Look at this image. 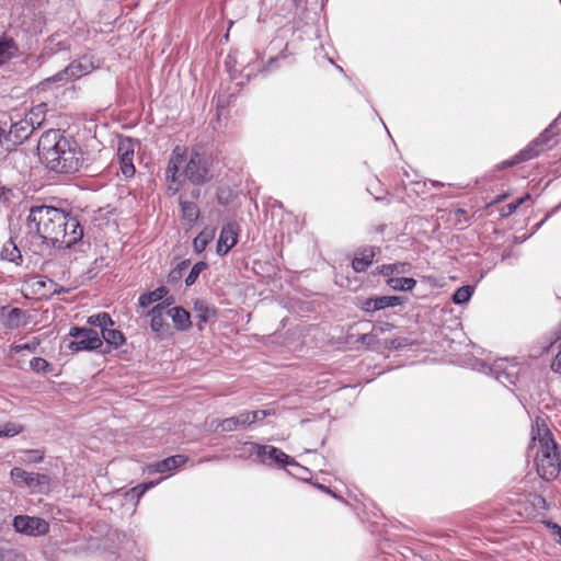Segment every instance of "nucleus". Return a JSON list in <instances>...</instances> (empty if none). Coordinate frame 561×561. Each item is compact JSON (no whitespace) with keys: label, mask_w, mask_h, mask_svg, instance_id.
<instances>
[{"label":"nucleus","mask_w":561,"mask_h":561,"mask_svg":"<svg viewBox=\"0 0 561 561\" xmlns=\"http://www.w3.org/2000/svg\"><path fill=\"white\" fill-rule=\"evenodd\" d=\"M473 294V287L466 285L459 287L453 295V301L456 305H462L470 300Z\"/></svg>","instance_id":"obj_32"},{"label":"nucleus","mask_w":561,"mask_h":561,"mask_svg":"<svg viewBox=\"0 0 561 561\" xmlns=\"http://www.w3.org/2000/svg\"><path fill=\"white\" fill-rule=\"evenodd\" d=\"M377 252H380L379 248L375 247H363L358 248L355 252V256L352 261V267L356 273L365 272L374 262V257Z\"/></svg>","instance_id":"obj_13"},{"label":"nucleus","mask_w":561,"mask_h":561,"mask_svg":"<svg viewBox=\"0 0 561 561\" xmlns=\"http://www.w3.org/2000/svg\"><path fill=\"white\" fill-rule=\"evenodd\" d=\"M172 304V299H165V301L156 305L147 312V317L151 318L150 328L153 332L164 333L169 330V324L165 321L164 314L167 308Z\"/></svg>","instance_id":"obj_12"},{"label":"nucleus","mask_w":561,"mask_h":561,"mask_svg":"<svg viewBox=\"0 0 561 561\" xmlns=\"http://www.w3.org/2000/svg\"><path fill=\"white\" fill-rule=\"evenodd\" d=\"M0 561H25L24 557L15 550L7 549L0 550Z\"/></svg>","instance_id":"obj_39"},{"label":"nucleus","mask_w":561,"mask_h":561,"mask_svg":"<svg viewBox=\"0 0 561 561\" xmlns=\"http://www.w3.org/2000/svg\"><path fill=\"white\" fill-rule=\"evenodd\" d=\"M158 483H159V481H157V482L151 481V482H147V483H140V484L131 488L127 492V496H129L131 500L139 501L140 497L146 493V491H148L149 489L153 488Z\"/></svg>","instance_id":"obj_35"},{"label":"nucleus","mask_w":561,"mask_h":561,"mask_svg":"<svg viewBox=\"0 0 561 561\" xmlns=\"http://www.w3.org/2000/svg\"><path fill=\"white\" fill-rule=\"evenodd\" d=\"M214 158L202 148H193L190 158L185 160L183 178L196 186L209 183L214 179Z\"/></svg>","instance_id":"obj_4"},{"label":"nucleus","mask_w":561,"mask_h":561,"mask_svg":"<svg viewBox=\"0 0 561 561\" xmlns=\"http://www.w3.org/2000/svg\"><path fill=\"white\" fill-rule=\"evenodd\" d=\"M39 345V341L37 339H33L27 343H19L12 346V352L22 353L23 351L34 352Z\"/></svg>","instance_id":"obj_38"},{"label":"nucleus","mask_w":561,"mask_h":561,"mask_svg":"<svg viewBox=\"0 0 561 561\" xmlns=\"http://www.w3.org/2000/svg\"><path fill=\"white\" fill-rule=\"evenodd\" d=\"M11 195H12L11 188H8L5 186H0V202L9 201Z\"/></svg>","instance_id":"obj_48"},{"label":"nucleus","mask_w":561,"mask_h":561,"mask_svg":"<svg viewBox=\"0 0 561 561\" xmlns=\"http://www.w3.org/2000/svg\"><path fill=\"white\" fill-rule=\"evenodd\" d=\"M403 302V298L399 296H378L374 297V307L378 310L386 309L388 307H396Z\"/></svg>","instance_id":"obj_28"},{"label":"nucleus","mask_w":561,"mask_h":561,"mask_svg":"<svg viewBox=\"0 0 561 561\" xmlns=\"http://www.w3.org/2000/svg\"><path fill=\"white\" fill-rule=\"evenodd\" d=\"M250 425L249 414H247V411H243L238 415L221 420L217 427H220L221 432H233L240 428H247Z\"/></svg>","instance_id":"obj_19"},{"label":"nucleus","mask_w":561,"mask_h":561,"mask_svg":"<svg viewBox=\"0 0 561 561\" xmlns=\"http://www.w3.org/2000/svg\"><path fill=\"white\" fill-rule=\"evenodd\" d=\"M388 285L393 289L411 290L416 285V280L411 277H391Z\"/></svg>","instance_id":"obj_31"},{"label":"nucleus","mask_w":561,"mask_h":561,"mask_svg":"<svg viewBox=\"0 0 561 561\" xmlns=\"http://www.w3.org/2000/svg\"><path fill=\"white\" fill-rule=\"evenodd\" d=\"M88 323L92 327H98L101 329V333L107 329L108 325H113L114 322L108 313L100 312L98 314L90 316L88 318Z\"/></svg>","instance_id":"obj_29"},{"label":"nucleus","mask_w":561,"mask_h":561,"mask_svg":"<svg viewBox=\"0 0 561 561\" xmlns=\"http://www.w3.org/2000/svg\"><path fill=\"white\" fill-rule=\"evenodd\" d=\"M12 525L16 533L26 536H44L49 531L48 522L37 516L18 515Z\"/></svg>","instance_id":"obj_9"},{"label":"nucleus","mask_w":561,"mask_h":561,"mask_svg":"<svg viewBox=\"0 0 561 561\" xmlns=\"http://www.w3.org/2000/svg\"><path fill=\"white\" fill-rule=\"evenodd\" d=\"M216 229L211 227L204 228L194 239L193 245L196 252H202L208 243L214 239Z\"/></svg>","instance_id":"obj_25"},{"label":"nucleus","mask_w":561,"mask_h":561,"mask_svg":"<svg viewBox=\"0 0 561 561\" xmlns=\"http://www.w3.org/2000/svg\"><path fill=\"white\" fill-rule=\"evenodd\" d=\"M169 290L164 286H160L152 291L144 293L139 296L138 304L141 308H146L153 302L162 300Z\"/></svg>","instance_id":"obj_23"},{"label":"nucleus","mask_w":561,"mask_h":561,"mask_svg":"<svg viewBox=\"0 0 561 561\" xmlns=\"http://www.w3.org/2000/svg\"><path fill=\"white\" fill-rule=\"evenodd\" d=\"M194 311L198 320L197 327L199 330H203L204 324H206L217 316V309L215 307L209 306L205 300L202 299L195 300Z\"/></svg>","instance_id":"obj_18"},{"label":"nucleus","mask_w":561,"mask_h":561,"mask_svg":"<svg viewBox=\"0 0 561 561\" xmlns=\"http://www.w3.org/2000/svg\"><path fill=\"white\" fill-rule=\"evenodd\" d=\"M34 130L33 117L26 116L24 119L12 124L10 128V136L13 137L15 141L23 142L33 134Z\"/></svg>","instance_id":"obj_15"},{"label":"nucleus","mask_w":561,"mask_h":561,"mask_svg":"<svg viewBox=\"0 0 561 561\" xmlns=\"http://www.w3.org/2000/svg\"><path fill=\"white\" fill-rule=\"evenodd\" d=\"M165 314L172 318L178 330L185 331L192 324L190 313L182 307L167 308Z\"/></svg>","instance_id":"obj_22"},{"label":"nucleus","mask_w":561,"mask_h":561,"mask_svg":"<svg viewBox=\"0 0 561 561\" xmlns=\"http://www.w3.org/2000/svg\"><path fill=\"white\" fill-rule=\"evenodd\" d=\"M0 320L8 329H19L26 323V314L20 308L3 307L0 310Z\"/></svg>","instance_id":"obj_14"},{"label":"nucleus","mask_w":561,"mask_h":561,"mask_svg":"<svg viewBox=\"0 0 561 561\" xmlns=\"http://www.w3.org/2000/svg\"><path fill=\"white\" fill-rule=\"evenodd\" d=\"M243 455L248 457L255 456V460L267 466H298L295 459L290 458L279 448L271 445H261L253 442H247L242 446Z\"/></svg>","instance_id":"obj_5"},{"label":"nucleus","mask_w":561,"mask_h":561,"mask_svg":"<svg viewBox=\"0 0 561 561\" xmlns=\"http://www.w3.org/2000/svg\"><path fill=\"white\" fill-rule=\"evenodd\" d=\"M183 163H185L184 149L180 146H176L172 150V153L168 161V167L165 169V179L183 176V172H180Z\"/></svg>","instance_id":"obj_16"},{"label":"nucleus","mask_w":561,"mask_h":561,"mask_svg":"<svg viewBox=\"0 0 561 561\" xmlns=\"http://www.w3.org/2000/svg\"><path fill=\"white\" fill-rule=\"evenodd\" d=\"M22 432V426L15 423H5L0 426V437H13Z\"/></svg>","instance_id":"obj_37"},{"label":"nucleus","mask_w":561,"mask_h":561,"mask_svg":"<svg viewBox=\"0 0 561 561\" xmlns=\"http://www.w3.org/2000/svg\"><path fill=\"white\" fill-rule=\"evenodd\" d=\"M391 328H392V324H390L388 322H383V323L374 325L373 331L378 334V333H383L385 331L390 330Z\"/></svg>","instance_id":"obj_49"},{"label":"nucleus","mask_w":561,"mask_h":561,"mask_svg":"<svg viewBox=\"0 0 561 561\" xmlns=\"http://www.w3.org/2000/svg\"><path fill=\"white\" fill-rule=\"evenodd\" d=\"M247 414H249L250 424H253L256 421H261L265 416H267L268 412L265 410H255V411H247Z\"/></svg>","instance_id":"obj_41"},{"label":"nucleus","mask_w":561,"mask_h":561,"mask_svg":"<svg viewBox=\"0 0 561 561\" xmlns=\"http://www.w3.org/2000/svg\"><path fill=\"white\" fill-rule=\"evenodd\" d=\"M191 195L193 198H198L201 195V191L198 188H195L192 191Z\"/></svg>","instance_id":"obj_54"},{"label":"nucleus","mask_w":561,"mask_h":561,"mask_svg":"<svg viewBox=\"0 0 561 561\" xmlns=\"http://www.w3.org/2000/svg\"><path fill=\"white\" fill-rule=\"evenodd\" d=\"M98 66L93 61L91 56H82L71 61L65 69L57 72L53 77L46 79L43 84L50 82H68L71 80L80 79L83 76L91 73Z\"/></svg>","instance_id":"obj_6"},{"label":"nucleus","mask_w":561,"mask_h":561,"mask_svg":"<svg viewBox=\"0 0 561 561\" xmlns=\"http://www.w3.org/2000/svg\"><path fill=\"white\" fill-rule=\"evenodd\" d=\"M102 341L104 340L108 345L115 348L125 343V336L119 330L107 328L102 332Z\"/></svg>","instance_id":"obj_27"},{"label":"nucleus","mask_w":561,"mask_h":561,"mask_svg":"<svg viewBox=\"0 0 561 561\" xmlns=\"http://www.w3.org/2000/svg\"><path fill=\"white\" fill-rule=\"evenodd\" d=\"M376 337H377V333H375V332L373 331V332H370V333L362 334V336L359 337V341H360L363 344L371 345V344L376 341Z\"/></svg>","instance_id":"obj_45"},{"label":"nucleus","mask_w":561,"mask_h":561,"mask_svg":"<svg viewBox=\"0 0 561 561\" xmlns=\"http://www.w3.org/2000/svg\"><path fill=\"white\" fill-rule=\"evenodd\" d=\"M539 501H540L542 504H546V500H545L542 496H539Z\"/></svg>","instance_id":"obj_55"},{"label":"nucleus","mask_w":561,"mask_h":561,"mask_svg":"<svg viewBox=\"0 0 561 561\" xmlns=\"http://www.w3.org/2000/svg\"><path fill=\"white\" fill-rule=\"evenodd\" d=\"M165 180H167L168 191L171 194H176L182 186L181 178H170V179H165Z\"/></svg>","instance_id":"obj_40"},{"label":"nucleus","mask_w":561,"mask_h":561,"mask_svg":"<svg viewBox=\"0 0 561 561\" xmlns=\"http://www.w3.org/2000/svg\"><path fill=\"white\" fill-rule=\"evenodd\" d=\"M188 266H190L188 260H184V261H181L180 263H178L176 266L170 271V273L168 275V283L169 284L178 283L183 277V273L187 270Z\"/></svg>","instance_id":"obj_33"},{"label":"nucleus","mask_w":561,"mask_h":561,"mask_svg":"<svg viewBox=\"0 0 561 561\" xmlns=\"http://www.w3.org/2000/svg\"><path fill=\"white\" fill-rule=\"evenodd\" d=\"M0 257L3 261L14 263L15 265H22L23 256L21 250L11 237L2 247Z\"/></svg>","instance_id":"obj_21"},{"label":"nucleus","mask_w":561,"mask_h":561,"mask_svg":"<svg viewBox=\"0 0 561 561\" xmlns=\"http://www.w3.org/2000/svg\"><path fill=\"white\" fill-rule=\"evenodd\" d=\"M547 526L551 529L552 535L558 538V541L561 542V526L552 522H548Z\"/></svg>","instance_id":"obj_47"},{"label":"nucleus","mask_w":561,"mask_h":561,"mask_svg":"<svg viewBox=\"0 0 561 561\" xmlns=\"http://www.w3.org/2000/svg\"><path fill=\"white\" fill-rule=\"evenodd\" d=\"M505 196H499L495 202H501Z\"/></svg>","instance_id":"obj_56"},{"label":"nucleus","mask_w":561,"mask_h":561,"mask_svg":"<svg viewBox=\"0 0 561 561\" xmlns=\"http://www.w3.org/2000/svg\"><path fill=\"white\" fill-rule=\"evenodd\" d=\"M465 214H466V210H465V209H462V208H457V209L455 210V216H456V217L463 216Z\"/></svg>","instance_id":"obj_53"},{"label":"nucleus","mask_w":561,"mask_h":561,"mask_svg":"<svg viewBox=\"0 0 561 561\" xmlns=\"http://www.w3.org/2000/svg\"><path fill=\"white\" fill-rule=\"evenodd\" d=\"M533 440H538L537 471L546 481L554 480L561 473V447L556 443L545 421L537 417L531 428Z\"/></svg>","instance_id":"obj_3"},{"label":"nucleus","mask_w":561,"mask_h":561,"mask_svg":"<svg viewBox=\"0 0 561 561\" xmlns=\"http://www.w3.org/2000/svg\"><path fill=\"white\" fill-rule=\"evenodd\" d=\"M360 309L366 312H375L377 308L374 307V297L367 298L360 304Z\"/></svg>","instance_id":"obj_44"},{"label":"nucleus","mask_w":561,"mask_h":561,"mask_svg":"<svg viewBox=\"0 0 561 561\" xmlns=\"http://www.w3.org/2000/svg\"><path fill=\"white\" fill-rule=\"evenodd\" d=\"M545 133L541 134L536 140H534L528 147L522 150L513 161H507L505 165H513L520 161H526L533 159L539 154L538 146L542 145L546 141Z\"/></svg>","instance_id":"obj_20"},{"label":"nucleus","mask_w":561,"mask_h":561,"mask_svg":"<svg viewBox=\"0 0 561 561\" xmlns=\"http://www.w3.org/2000/svg\"><path fill=\"white\" fill-rule=\"evenodd\" d=\"M186 461H187V457H185L183 455L171 456L163 460H160V461L149 465L148 471L150 473L169 472V471L174 470V469L179 468L180 466L184 465Z\"/></svg>","instance_id":"obj_17"},{"label":"nucleus","mask_w":561,"mask_h":561,"mask_svg":"<svg viewBox=\"0 0 561 561\" xmlns=\"http://www.w3.org/2000/svg\"><path fill=\"white\" fill-rule=\"evenodd\" d=\"M26 227L25 247L38 255H44L51 248H70L83 237V229L76 217L47 205L31 208Z\"/></svg>","instance_id":"obj_1"},{"label":"nucleus","mask_w":561,"mask_h":561,"mask_svg":"<svg viewBox=\"0 0 561 561\" xmlns=\"http://www.w3.org/2000/svg\"><path fill=\"white\" fill-rule=\"evenodd\" d=\"M402 345H403V344H402L400 341H398V340H392V341L390 342V346H391V347H393V348L401 347Z\"/></svg>","instance_id":"obj_51"},{"label":"nucleus","mask_w":561,"mask_h":561,"mask_svg":"<svg viewBox=\"0 0 561 561\" xmlns=\"http://www.w3.org/2000/svg\"><path fill=\"white\" fill-rule=\"evenodd\" d=\"M44 117H39L38 115H33L34 125L41 126Z\"/></svg>","instance_id":"obj_52"},{"label":"nucleus","mask_w":561,"mask_h":561,"mask_svg":"<svg viewBox=\"0 0 561 561\" xmlns=\"http://www.w3.org/2000/svg\"><path fill=\"white\" fill-rule=\"evenodd\" d=\"M16 50V44L12 38H3L0 42V66L11 59Z\"/></svg>","instance_id":"obj_26"},{"label":"nucleus","mask_w":561,"mask_h":561,"mask_svg":"<svg viewBox=\"0 0 561 561\" xmlns=\"http://www.w3.org/2000/svg\"><path fill=\"white\" fill-rule=\"evenodd\" d=\"M137 141L130 137H121L117 144V159L119 169L125 178L134 176L136 168L134 165V154Z\"/></svg>","instance_id":"obj_10"},{"label":"nucleus","mask_w":561,"mask_h":561,"mask_svg":"<svg viewBox=\"0 0 561 561\" xmlns=\"http://www.w3.org/2000/svg\"><path fill=\"white\" fill-rule=\"evenodd\" d=\"M45 107H46V104L42 103V104L37 105L36 107H34L27 116L33 117V115H38L39 117H43Z\"/></svg>","instance_id":"obj_50"},{"label":"nucleus","mask_w":561,"mask_h":561,"mask_svg":"<svg viewBox=\"0 0 561 561\" xmlns=\"http://www.w3.org/2000/svg\"><path fill=\"white\" fill-rule=\"evenodd\" d=\"M524 202V198H518L510 204H507L502 211L503 216H510L517 210L520 204Z\"/></svg>","instance_id":"obj_42"},{"label":"nucleus","mask_w":561,"mask_h":561,"mask_svg":"<svg viewBox=\"0 0 561 561\" xmlns=\"http://www.w3.org/2000/svg\"><path fill=\"white\" fill-rule=\"evenodd\" d=\"M69 336L77 339L68 343V348L72 352L94 351L103 345L99 333L90 328L72 327Z\"/></svg>","instance_id":"obj_8"},{"label":"nucleus","mask_w":561,"mask_h":561,"mask_svg":"<svg viewBox=\"0 0 561 561\" xmlns=\"http://www.w3.org/2000/svg\"><path fill=\"white\" fill-rule=\"evenodd\" d=\"M37 150L47 169L60 174H72L83 165V152L78 142L65 136L60 129L45 131L38 140Z\"/></svg>","instance_id":"obj_2"},{"label":"nucleus","mask_w":561,"mask_h":561,"mask_svg":"<svg viewBox=\"0 0 561 561\" xmlns=\"http://www.w3.org/2000/svg\"><path fill=\"white\" fill-rule=\"evenodd\" d=\"M182 217L188 224H194L199 217V209L197 205L193 202L184 201L182 196L179 199Z\"/></svg>","instance_id":"obj_24"},{"label":"nucleus","mask_w":561,"mask_h":561,"mask_svg":"<svg viewBox=\"0 0 561 561\" xmlns=\"http://www.w3.org/2000/svg\"><path fill=\"white\" fill-rule=\"evenodd\" d=\"M26 458L24 461L26 462H39L43 460L44 455L39 450H26L25 451Z\"/></svg>","instance_id":"obj_43"},{"label":"nucleus","mask_w":561,"mask_h":561,"mask_svg":"<svg viewBox=\"0 0 561 561\" xmlns=\"http://www.w3.org/2000/svg\"><path fill=\"white\" fill-rule=\"evenodd\" d=\"M14 484L27 486L35 493H48L51 490V478L45 473L27 472L22 468L14 467L10 472Z\"/></svg>","instance_id":"obj_7"},{"label":"nucleus","mask_w":561,"mask_h":561,"mask_svg":"<svg viewBox=\"0 0 561 561\" xmlns=\"http://www.w3.org/2000/svg\"><path fill=\"white\" fill-rule=\"evenodd\" d=\"M30 367L37 374H47L53 370L51 364L42 357H33L30 362Z\"/></svg>","instance_id":"obj_34"},{"label":"nucleus","mask_w":561,"mask_h":561,"mask_svg":"<svg viewBox=\"0 0 561 561\" xmlns=\"http://www.w3.org/2000/svg\"><path fill=\"white\" fill-rule=\"evenodd\" d=\"M410 268L409 263H392V264H383L380 267H378V273L382 274L385 276H390L392 274H402L408 272Z\"/></svg>","instance_id":"obj_30"},{"label":"nucleus","mask_w":561,"mask_h":561,"mask_svg":"<svg viewBox=\"0 0 561 561\" xmlns=\"http://www.w3.org/2000/svg\"><path fill=\"white\" fill-rule=\"evenodd\" d=\"M238 242V225L236 222H227L222 226L217 242V253L226 255L228 251Z\"/></svg>","instance_id":"obj_11"},{"label":"nucleus","mask_w":561,"mask_h":561,"mask_svg":"<svg viewBox=\"0 0 561 561\" xmlns=\"http://www.w3.org/2000/svg\"><path fill=\"white\" fill-rule=\"evenodd\" d=\"M207 268V263L201 261V262H197L193 265V267L191 268L188 275L186 276L185 278V285L187 287L192 286L193 284H195V282L197 280L199 274L205 271Z\"/></svg>","instance_id":"obj_36"},{"label":"nucleus","mask_w":561,"mask_h":561,"mask_svg":"<svg viewBox=\"0 0 561 561\" xmlns=\"http://www.w3.org/2000/svg\"><path fill=\"white\" fill-rule=\"evenodd\" d=\"M501 366L496 365V369H499ZM496 379L501 382H504V379L510 381L511 383H514L513 376L505 371H499L496 370Z\"/></svg>","instance_id":"obj_46"}]
</instances>
